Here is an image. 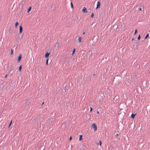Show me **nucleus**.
I'll return each instance as SVG.
<instances>
[{"label": "nucleus", "mask_w": 150, "mask_h": 150, "mask_svg": "<svg viewBox=\"0 0 150 150\" xmlns=\"http://www.w3.org/2000/svg\"><path fill=\"white\" fill-rule=\"evenodd\" d=\"M101 144H102V142L100 140L99 141V145L100 146H101Z\"/></svg>", "instance_id": "393cba45"}, {"label": "nucleus", "mask_w": 150, "mask_h": 150, "mask_svg": "<svg viewBox=\"0 0 150 150\" xmlns=\"http://www.w3.org/2000/svg\"><path fill=\"white\" fill-rule=\"evenodd\" d=\"M82 139V135H80V137L79 138V141H81Z\"/></svg>", "instance_id": "ddd939ff"}, {"label": "nucleus", "mask_w": 150, "mask_h": 150, "mask_svg": "<svg viewBox=\"0 0 150 150\" xmlns=\"http://www.w3.org/2000/svg\"><path fill=\"white\" fill-rule=\"evenodd\" d=\"M141 7L142 8H143L144 6H143V5H142V6H141Z\"/></svg>", "instance_id": "c9c22d12"}, {"label": "nucleus", "mask_w": 150, "mask_h": 150, "mask_svg": "<svg viewBox=\"0 0 150 150\" xmlns=\"http://www.w3.org/2000/svg\"><path fill=\"white\" fill-rule=\"evenodd\" d=\"M93 76H96V74H93Z\"/></svg>", "instance_id": "58836bf2"}, {"label": "nucleus", "mask_w": 150, "mask_h": 150, "mask_svg": "<svg viewBox=\"0 0 150 150\" xmlns=\"http://www.w3.org/2000/svg\"><path fill=\"white\" fill-rule=\"evenodd\" d=\"M12 120H11V122H10V124L11 125V123H12Z\"/></svg>", "instance_id": "72a5a7b5"}, {"label": "nucleus", "mask_w": 150, "mask_h": 150, "mask_svg": "<svg viewBox=\"0 0 150 150\" xmlns=\"http://www.w3.org/2000/svg\"><path fill=\"white\" fill-rule=\"evenodd\" d=\"M3 83V81H0V92H2L4 88V85Z\"/></svg>", "instance_id": "f257e3e1"}, {"label": "nucleus", "mask_w": 150, "mask_h": 150, "mask_svg": "<svg viewBox=\"0 0 150 150\" xmlns=\"http://www.w3.org/2000/svg\"><path fill=\"white\" fill-rule=\"evenodd\" d=\"M48 60H49V59H47V60H46V65H48Z\"/></svg>", "instance_id": "aec40b11"}, {"label": "nucleus", "mask_w": 150, "mask_h": 150, "mask_svg": "<svg viewBox=\"0 0 150 150\" xmlns=\"http://www.w3.org/2000/svg\"><path fill=\"white\" fill-rule=\"evenodd\" d=\"M93 110V108H92L91 107H90V111L91 112V111H92Z\"/></svg>", "instance_id": "bb28decb"}, {"label": "nucleus", "mask_w": 150, "mask_h": 150, "mask_svg": "<svg viewBox=\"0 0 150 150\" xmlns=\"http://www.w3.org/2000/svg\"><path fill=\"white\" fill-rule=\"evenodd\" d=\"M134 45L133 47H134Z\"/></svg>", "instance_id": "ea45409f"}, {"label": "nucleus", "mask_w": 150, "mask_h": 150, "mask_svg": "<svg viewBox=\"0 0 150 150\" xmlns=\"http://www.w3.org/2000/svg\"><path fill=\"white\" fill-rule=\"evenodd\" d=\"M92 127L93 128L94 131L95 132L97 129V126L96 123H94L92 125Z\"/></svg>", "instance_id": "7ed1b4c3"}, {"label": "nucleus", "mask_w": 150, "mask_h": 150, "mask_svg": "<svg viewBox=\"0 0 150 150\" xmlns=\"http://www.w3.org/2000/svg\"><path fill=\"white\" fill-rule=\"evenodd\" d=\"M48 92V91L47 90L45 92L46 93H47Z\"/></svg>", "instance_id": "2f4dec72"}, {"label": "nucleus", "mask_w": 150, "mask_h": 150, "mask_svg": "<svg viewBox=\"0 0 150 150\" xmlns=\"http://www.w3.org/2000/svg\"><path fill=\"white\" fill-rule=\"evenodd\" d=\"M50 54V53H49L48 52H47L45 55V57L46 58H48L49 57Z\"/></svg>", "instance_id": "39448f33"}, {"label": "nucleus", "mask_w": 150, "mask_h": 150, "mask_svg": "<svg viewBox=\"0 0 150 150\" xmlns=\"http://www.w3.org/2000/svg\"><path fill=\"white\" fill-rule=\"evenodd\" d=\"M11 125L10 124H9V125H8V128H10L11 126Z\"/></svg>", "instance_id": "cd10ccee"}, {"label": "nucleus", "mask_w": 150, "mask_h": 150, "mask_svg": "<svg viewBox=\"0 0 150 150\" xmlns=\"http://www.w3.org/2000/svg\"><path fill=\"white\" fill-rule=\"evenodd\" d=\"M72 139V137L71 136H70L69 138V141H71Z\"/></svg>", "instance_id": "a878e982"}, {"label": "nucleus", "mask_w": 150, "mask_h": 150, "mask_svg": "<svg viewBox=\"0 0 150 150\" xmlns=\"http://www.w3.org/2000/svg\"><path fill=\"white\" fill-rule=\"evenodd\" d=\"M137 32V30L136 29L135 30V32H134V35L136 34Z\"/></svg>", "instance_id": "b1692460"}, {"label": "nucleus", "mask_w": 150, "mask_h": 150, "mask_svg": "<svg viewBox=\"0 0 150 150\" xmlns=\"http://www.w3.org/2000/svg\"><path fill=\"white\" fill-rule=\"evenodd\" d=\"M119 98L118 96H116L114 98V100H117Z\"/></svg>", "instance_id": "2eb2a0df"}, {"label": "nucleus", "mask_w": 150, "mask_h": 150, "mask_svg": "<svg viewBox=\"0 0 150 150\" xmlns=\"http://www.w3.org/2000/svg\"><path fill=\"white\" fill-rule=\"evenodd\" d=\"M71 8L73 9V8H74L73 5V4L71 2Z\"/></svg>", "instance_id": "4468645a"}, {"label": "nucleus", "mask_w": 150, "mask_h": 150, "mask_svg": "<svg viewBox=\"0 0 150 150\" xmlns=\"http://www.w3.org/2000/svg\"><path fill=\"white\" fill-rule=\"evenodd\" d=\"M140 38H141L140 35H139V36H138V37L137 39H138V40H139L140 39Z\"/></svg>", "instance_id": "5701e85b"}, {"label": "nucleus", "mask_w": 150, "mask_h": 150, "mask_svg": "<svg viewBox=\"0 0 150 150\" xmlns=\"http://www.w3.org/2000/svg\"><path fill=\"white\" fill-rule=\"evenodd\" d=\"M136 114H137V113H135V114L132 113L131 115V118H132V119H134V118L135 117V116Z\"/></svg>", "instance_id": "0eeeda50"}, {"label": "nucleus", "mask_w": 150, "mask_h": 150, "mask_svg": "<svg viewBox=\"0 0 150 150\" xmlns=\"http://www.w3.org/2000/svg\"><path fill=\"white\" fill-rule=\"evenodd\" d=\"M149 33H148L146 34V36L145 37V39H146L147 38L149 37Z\"/></svg>", "instance_id": "f3484780"}, {"label": "nucleus", "mask_w": 150, "mask_h": 150, "mask_svg": "<svg viewBox=\"0 0 150 150\" xmlns=\"http://www.w3.org/2000/svg\"><path fill=\"white\" fill-rule=\"evenodd\" d=\"M85 33V32H83V35H84Z\"/></svg>", "instance_id": "e433bc0d"}, {"label": "nucleus", "mask_w": 150, "mask_h": 150, "mask_svg": "<svg viewBox=\"0 0 150 150\" xmlns=\"http://www.w3.org/2000/svg\"><path fill=\"white\" fill-rule=\"evenodd\" d=\"M97 113L98 114L99 113V110L98 108L97 109Z\"/></svg>", "instance_id": "4be33fe9"}, {"label": "nucleus", "mask_w": 150, "mask_h": 150, "mask_svg": "<svg viewBox=\"0 0 150 150\" xmlns=\"http://www.w3.org/2000/svg\"><path fill=\"white\" fill-rule=\"evenodd\" d=\"M13 49H11V54L12 55L13 53Z\"/></svg>", "instance_id": "a211bd4d"}, {"label": "nucleus", "mask_w": 150, "mask_h": 150, "mask_svg": "<svg viewBox=\"0 0 150 150\" xmlns=\"http://www.w3.org/2000/svg\"><path fill=\"white\" fill-rule=\"evenodd\" d=\"M31 6H30L29 8L27 10V12L28 13H29L31 10Z\"/></svg>", "instance_id": "9b49d317"}, {"label": "nucleus", "mask_w": 150, "mask_h": 150, "mask_svg": "<svg viewBox=\"0 0 150 150\" xmlns=\"http://www.w3.org/2000/svg\"><path fill=\"white\" fill-rule=\"evenodd\" d=\"M81 41H82V38L81 37H79L78 38V42L80 43L81 42Z\"/></svg>", "instance_id": "9d476101"}, {"label": "nucleus", "mask_w": 150, "mask_h": 150, "mask_svg": "<svg viewBox=\"0 0 150 150\" xmlns=\"http://www.w3.org/2000/svg\"><path fill=\"white\" fill-rule=\"evenodd\" d=\"M75 50H76V49H75V48H74L73 49V51H72V53L71 54L72 55H73L74 54V53L75 52Z\"/></svg>", "instance_id": "f8f14e48"}, {"label": "nucleus", "mask_w": 150, "mask_h": 150, "mask_svg": "<svg viewBox=\"0 0 150 150\" xmlns=\"http://www.w3.org/2000/svg\"><path fill=\"white\" fill-rule=\"evenodd\" d=\"M21 69H22V65H21L19 67V68H18V70H19V71H20L21 70Z\"/></svg>", "instance_id": "dca6fc26"}, {"label": "nucleus", "mask_w": 150, "mask_h": 150, "mask_svg": "<svg viewBox=\"0 0 150 150\" xmlns=\"http://www.w3.org/2000/svg\"><path fill=\"white\" fill-rule=\"evenodd\" d=\"M118 135H119V134H117L115 135V136L117 137Z\"/></svg>", "instance_id": "7c9ffc66"}, {"label": "nucleus", "mask_w": 150, "mask_h": 150, "mask_svg": "<svg viewBox=\"0 0 150 150\" xmlns=\"http://www.w3.org/2000/svg\"><path fill=\"white\" fill-rule=\"evenodd\" d=\"M23 31V28L21 25L19 26V33H21Z\"/></svg>", "instance_id": "6e6552de"}, {"label": "nucleus", "mask_w": 150, "mask_h": 150, "mask_svg": "<svg viewBox=\"0 0 150 150\" xmlns=\"http://www.w3.org/2000/svg\"><path fill=\"white\" fill-rule=\"evenodd\" d=\"M135 47H136V48L137 49L138 47V45H136Z\"/></svg>", "instance_id": "473e14b6"}, {"label": "nucleus", "mask_w": 150, "mask_h": 150, "mask_svg": "<svg viewBox=\"0 0 150 150\" xmlns=\"http://www.w3.org/2000/svg\"><path fill=\"white\" fill-rule=\"evenodd\" d=\"M94 16V13H92L91 15V18H93Z\"/></svg>", "instance_id": "412c9836"}, {"label": "nucleus", "mask_w": 150, "mask_h": 150, "mask_svg": "<svg viewBox=\"0 0 150 150\" xmlns=\"http://www.w3.org/2000/svg\"><path fill=\"white\" fill-rule=\"evenodd\" d=\"M21 58H22V55L21 54H20L19 57H18V58L17 59V60H18V62H20V61L21 59Z\"/></svg>", "instance_id": "423d86ee"}, {"label": "nucleus", "mask_w": 150, "mask_h": 150, "mask_svg": "<svg viewBox=\"0 0 150 150\" xmlns=\"http://www.w3.org/2000/svg\"><path fill=\"white\" fill-rule=\"evenodd\" d=\"M29 100V98H28L25 100V104L26 105H28L30 103Z\"/></svg>", "instance_id": "f03ea898"}, {"label": "nucleus", "mask_w": 150, "mask_h": 150, "mask_svg": "<svg viewBox=\"0 0 150 150\" xmlns=\"http://www.w3.org/2000/svg\"><path fill=\"white\" fill-rule=\"evenodd\" d=\"M100 1H98L97 2V6L96 8V9H97L100 7Z\"/></svg>", "instance_id": "20e7f679"}, {"label": "nucleus", "mask_w": 150, "mask_h": 150, "mask_svg": "<svg viewBox=\"0 0 150 150\" xmlns=\"http://www.w3.org/2000/svg\"><path fill=\"white\" fill-rule=\"evenodd\" d=\"M82 11L83 13H87V11L86 8L84 7Z\"/></svg>", "instance_id": "1a4fd4ad"}, {"label": "nucleus", "mask_w": 150, "mask_h": 150, "mask_svg": "<svg viewBox=\"0 0 150 150\" xmlns=\"http://www.w3.org/2000/svg\"><path fill=\"white\" fill-rule=\"evenodd\" d=\"M7 74H6V75H5V76L4 78H7Z\"/></svg>", "instance_id": "c756f323"}, {"label": "nucleus", "mask_w": 150, "mask_h": 150, "mask_svg": "<svg viewBox=\"0 0 150 150\" xmlns=\"http://www.w3.org/2000/svg\"><path fill=\"white\" fill-rule=\"evenodd\" d=\"M18 24V23L17 22H16L15 24V27H16L17 26Z\"/></svg>", "instance_id": "6ab92c4d"}, {"label": "nucleus", "mask_w": 150, "mask_h": 150, "mask_svg": "<svg viewBox=\"0 0 150 150\" xmlns=\"http://www.w3.org/2000/svg\"><path fill=\"white\" fill-rule=\"evenodd\" d=\"M139 10L140 11H142V9L141 8H139Z\"/></svg>", "instance_id": "c85d7f7f"}, {"label": "nucleus", "mask_w": 150, "mask_h": 150, "mask_svg": "<svg viewBox=\"0 0 150 150\" xmlns=\"http://www.w3.org/2000/svg\"><path fill=\"white\" fill-rule=\"evenodd\" d=\"M44 102H42V104L41 105H43L44 104Z\"/></svg>", "instance_id": "f704fd0d"}, {"label": "nucleus", "mask_w": 150, "mask_h": 150, "mask_svg": "<svg viewBox=\"0 0 150 150\" xmlns=\"http://www.w3.org/2000/svg\"><path fill=\"white\" fill-rule=\"evenodd\" d=\"M134 40V38H133L132 39V41H133Z\"/></svg>", "instance_id": "4c0bfd02"}]
</instances>
